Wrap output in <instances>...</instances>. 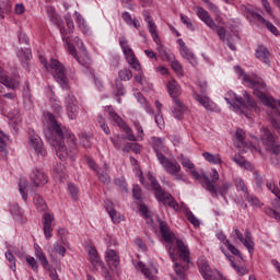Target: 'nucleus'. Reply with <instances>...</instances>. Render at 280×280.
<instances>
[{"label": "nucleus", "mask_w": 280, "mask_h": 280, "mask_svg": "<svg viewBox=\"0 0 280 280\" xmlns=\"http://www.w3.org/2000/svg\"><path fill=\"white\" fill-rule=\"evenodd\" d=\"M174 106L172 108V113L175 117V119H183L185 112L187 110V107L184 105L183 101L179 98H175Z\"/></svg>", "instance_id": "6ab92c4d"}, {"label": "nucleus", "mask_w": 280, "mask_h": 280, "mask_svg": "<svg viewBox=\"0 0 280 280\" xmlns=\"http://www.w3.org/2000/svg\"><path fill=\"white\" fill-rule=\"evenodd\" d=\"M151 143L156 156L159 158V154H162L161 152H163V148H165V143L163 142V139L159 137H152Z\"/></svg>", "instance_id": "c85d7f7f"}, {"label": "nucleus", "mask_w": 280, "mask_h": 280, "mask_svg": "<svg viewBox=\"0 0 280 280\" xmlns=\"http://www.w3.org/2000/svg\"><path fill=\"white\" fill-rule=\"evenodd\" d=\"M194 97L197 102H199V104H201V106H203V108H206V110H215V103H213L211 100H209V97L207 96H200L199 94H194Z\"/></svg>", "instance_id": "5701e85b"}, {"label": "nucleus", "mask_w": 280, "mask_h": 280, "mask_svg": "<svg viewBox=\"0 0 280 280\" xmlns=\"http://www.w3.org/2000/svg\"><path fill=\"white\" fill-rule=\"evenodd\" d=\"M121 129L124 130V132H126L128 141H137V138L132 133V129H130V127H128V125L125 124L121 127Z\"/></svg>", "instance_id": "6e6d98bb"}, {"label": "nucleus", "mask_w": 280, "mask_h": 280, "mask_svg": "<svg viewBox=\"0 0 280 280\" xmlns=\"http://www.w3.org/2000/svg\"><path fill=\"white\" fill-rule=\"evenodd\" d=\"M256 58L265 65H270V50L266 46H259L256 50Z\"/></svg>", "instance_id": "393cba45"}, {"label": "nucleus", "mask_w": 280, "mask_h": 280, "mask_svg": "<svg viewBox=\"0 0 280 280\" xmlns=\"http://www.w3.org/2000/svg\"><path fill=\"white\" fill-rule=\"evenodd\" d=\"M30 142L32 148H34L36 154H38V156H47V150H45V147H43L42 140L32 136L30 138Z\"/></svg>", "instance_id": "412c9836"}, {"label": "nucleus", "mask_w": 280, "mask_h": 280, "mask_svg": "<svg viewBox=\"0 0 280 280\" xmlns=\"http://www.w3.org/2000/svg\"><path fill=\"white\" fill-rule=\"evenodd\" d=\"M232 268L235 270V272L241 275V277H244V275H248V269L246 267L235 264V261H232Z\"/></svg>", "instance_id": "09e8293b"}, {"label": "nucleus", "mask_w": 280, "mask_h": 280, "mask_svg": "<svg viewBox=\"0 0 280 280\" xmlns=\"http://www.w3.org/2000/svg\"><path fill=\"white\" fill-rule=\"evenodd\" d=\"M0 83L7 86V89H11L12 91H18L21 86V80L19 75L14 78H10L8 75H3V69L0 68Z\"/></svg>", "instance_id": "9b49d317"}, {"label": "nucleus", "mask_w": 280, "mask_h": 280, "mask_svg": "<svg viewBox=\"0 0 280 280\" xmlns=\"http://www.w3.org/2000/svg\"><path fill=\"white\" fill-rule=\"evenodd\" d=\"M246 200L250 203L252 207H261V201H259L257 197L248 195V192L246 195Z\"/></svg>", "instance_id": "864d4df0"}, {"label": "nucleus", "mask_w": 280, "mask_h": 280, "mask_svg": "<svg viewBox=\"0 0 280 280\" xmlns=\"http://www.w3.org/2000/svg\"><path fill=\"white\" fill-rule=\"evenodd\" d=\"M182 23L188 27V30H194V24H191V20L185 15H180Z\"/></svg>", "instance_id": "e2e57ef3"}, {"label": "nucleus", "mask_w": 280, "mask_h": 280, "mask_svg": "<svg viewBox=\"0 0 280 280\" xmlns=\"http://www.w3.org/2000/svg\"><path fill=\"white\" fill-rule=\"evenodd\" d=\"M74 43L77 44V47H79L81 54L85 57L89 58V52L86 51V47H84V42L80 39V37L74 38Z\"/></svg>", "instance_id": "49530a36"}, {"label": "nucleus", "mask_w": 280, "mask_h": 280, "mask_svg": "<svg viewBox=\"0 0 280 280\" xmlns=\"http://www.w3.org/2000/svg\"><path fill=\"white\" fill-rule=\"evenodd\" d=\"M229 96H225L224 100L230 106H233L235 110H240L242 115H245V117L250 118V108H248V105L244 102V98L241 96H237L235 92L229 91Z\"/></svg>", "instance_id": "39448f33"}, {"label": "nucleus", "mask_w": 280, "mask_h": 280, "mask_svg": "<svg viewBox=\"0 0 280 280\" xmlns=\"http://www.w3.org/2000/svg\"><path fill=\"white\" fill-rule=\"evenodd\" d=\"M140 270H141L142 275H144V277H147V279L156 280V277L154 276V273H152V271H150V269L148 267H145V265H140Z\"/></svg>", "instance_id": "de8ad7c7"}, {"label": "nucleus", "mask_w": 280, "mask_h": 280, "mask_svg": "<svg viewBox=\"0 0 280 280\" xmlns=\"http://www.w3.org/2000/svg\"><path fill=\"white\" fill-rule=\"evenodd\" d=\"M213 32H217L220 40H222V43H226V28L224 26H218V24H215V28H211Z\"/></svg>", "instance_id": "ea45409f"}, {"label": "nucleus", "mask_w": 280, "mask_h": 280, "mask_svg": "<svg viewBox=\"0 0 280 280\" xmlns=\"http://www.w3.org/2000/svg\"><path fill=\"white\" fill-rule=\"evenodd\" d=\"M177 248L179 250V257L183 259L184 264H189V248L185 245L182 240L176 241Z\"/></svg>", "instance_id": "b1692460"}, {"label": "nucleus", "mask_w": 280, "mask_h": 280, "mask_svg": "<svg viewBox=\"0 0 280 280\" xmlns=\"http://www.w3.org/2000/svg\"><path fill=\"white\" fill-rule=\"evenodd\" d=\"M243 97H244L247 106H249V108H253V110H255V113H257V110H259V107H257V104L255 103V101H253V98H250V94H248V92L244 91Z\"/></svg>", "instance_id": "a19ab883"}, {"label": "nucleus", "mask_w": 280, "mask_h": 280, "mask_svg": "<svg viewBox=\"0 0 280 280\" xmlns=\"http://www.w3.org/2000/svg\"><path fill=\"white\" fill-rule=\"evenodd\" d=\"M122 152H135V154H140L141 153V147H139L138 143L128 142L122 148Z\"/></svg>", "instance_id": "e433bc0d"}, {"label": "nucleus", "mask_w": 280, "mask_h": 280, "mask_svg": "<svg viewBox=\"0 0 280 280\" xmlns=\"http://www.w3.org/2000/svg\"><path fill=\"white\" fill-rule=\"evenodd\" d=\"M25 189H27V180L21 179L19 183V190L23 200H27V194L25 192Z\"/></svg>", "instance_id": "a18cd8bd"}, {"label": "nucleus", "mask_w": 280, "mask_h": 280, "mask_svg": "<svg viewBox=\"0 0 280 280\" xmlns=\"http://www.w3.org/2000/svg\"><path fill=\"white\" fill-rule=\"evenodd\" d=\"M116 93L115 95L117 97L121 96V95H126V89L124 88V83H121V81H119V79L116 80Z\"/></svg>", "instance_id": "8fccbe9b"}, {"label": "nucleus", "mask_w": 280, "mask_h": 280, "mask_svg": "<svg viewBox=\"0 0 280 280\" xmlns=\"http://www.w3.org/2000/svg\"><path fill=\"white\" fill-rule=\"evenodd\" d=\"M68 191H69L71 198H73V200H78L79 190H78V187H75V185L69 184Z\"/></svg>", "instance_id": "13d9d810"}, {"label": "nucleus", "mask_w": 280, "mask_h": 280, "mask_svg": "<svg viewBox=\"0 0 280 280\" xmlns=\"http://www.w3.org/2000/svg\"><path fill=\"white\" fill-rule=\"evenodd\" d=\"M52 247L55 253H58V255L65 257V253H67V248L65 247V245H60V243H54Z\"/></svg>", "instance_id": "4d7b16f0"}, {"label": "nucleus", "mask_w": 280, "mask_h": 280, "mask_svg": "<svg viewBox=\"0 0 280 280\" xmlns=\"http://www.w3.org/2000/svg\"><path fill=\"white\" fill-rule=\"evenodd\" d=\"M179 163L183 165V167H185L186 170H194V167H196L194 165V163H191V161L189 160V158L185 156V155H180L179 158Z\"/></svg>", "instance_id": "c03bdc74"}, {"label": "nucleus", "mask_w": 280, "mask_h": 280, "mask_svg": "<svg viewBox=\"0 0 280 280\" xmlns=\"http://www.w3.org/2000/svg\"><path fill=\"white\" fill-rule=\"evenodd\" d=\"M60 34H61L63 44L66 45V47L69 51V55L73 56V58H75V60H78V62H80V57H78V54L75 52V47L73 45H71V43L69 42V38H71V32H67V28L60 27Z\"/></svg>", "instance_id": "4468645a"}, {"label": "nucleus", "mask_w": 280, "mask_h": 280, "mask_svg": "<svg viewBox=\"0 0 280 280\" xmlns=\"http://www.w3.org/2000/svg\"><path fill=\"white\" fill-rule=\"evenodd\" d=\"M147 23L149 25V32H150L154 43H156V45H159L161 43V39L159 38V33H156V24L152 20Z\"/></svg>", "instance_id": "c9c22d12"}, {"label": "nucleus", "mask_w": 280, "mask_h": 280, "mask_svg": "<svg viewBox=\"0 0 280 280\" xmlns=\"http://www.w3.org/2000/svg\"><path fill=\"white\" fill-rule=\"evenodd\" d=\"M238 42H240V36L235 34V32H230L226 34L225 43L228 44V47H230L232 51H236L237 47H235V43H238Z\"/></svg>", "instance_id": "bb28decb"}, {"label": "nucleus", "mask_w": 280, "mask_h": 280, "mask_svg": "<svg viewBox=\"0 0 280 280\" xmlns=\"http://www.w3.org/2000/svg\"><path fill=\"white\" fill-rule=\"evenodd\" d=\"M149 180L158 202H163L167 207H171V209H174V211H178L180 209V206H178V202L176 199H174V196L163 189L161 184H159V180H156V177L150 175Z\"/></svg>", "instance_id": "7ed1b4c3"}, {"label": "nucleus", "mask_w": 280, "mask_h": 280, "mask_svg": "<svg viewBox=\"0 0 280 280\" xmlns=\"http://www.w3.org/2000/svg\"><path fill=\"white\" fill-rule=\"evenodd\" d=\"M203 185L206 186L207 191H210L212 196H218V194H220L224 200H226V195L229 194L231 187H233V184L225 182L217 188L215 185L211 183L209 176H203Z\"/></svg>", "instance_id": "0eeeda50"}, {"label": "nucleus", "mask_w": 280, "mask_h": 280, "mask_svg": "<svg viewBox=\"0 0 280 280\" xmlns=\"http://www.w3.org/2000/svg\"><path fill=\"white\" fill-rule=\"evenodd\" d=\"M47 175L40 168H34L31 173V183L34 187H43V185H47Z\"/></svg>", "instance_id": "ddd939ff"}, {"label": "nucleus", "mask_w": 280, "mask_h": 280, "mask_svg": "<svg viewBox=\"0 0 280 280\" xmlns=\"http://www.w3.org/2000/svg\"><path fill=\"white\" fill-rule=\"evenodd\" d=\"M98 174V180L103 183L104 185H108L110 183V176L108 175V164H104V170L101 172H97Z\"/></svg>", "instance_id": "72a5a7b5"}, {"label": "nucleus", "mask_w": 280, "mask_h": 280, "mask_svg": "<svg viewBox=\"0 0 280 280\" xmlns=\"http://www.w3.org/2000/svg\"><path fill=\"white\" fill-rule=\"evenodd\" d=\"M65 104L69 119H77L78 115H80V107H78V100H75V96L68 95L65 100Z\"/></svg>", "instance_id": "1a4fd4ad"}, {"label": "nucleus", "mask_w": 280, "mask_h": 280, "mask_svg": "<svg viewBox=\"0 0 280 280\" xmlns=\"http://www.w3.org/2000/svg\"><path fill=\"white\" fill-rule=\"evenodd\" d=\"M202 156L208 161V163H211L212 165H220L222 163V158H220V154L203 152Z\"/></svg>", "instance_id": "7c9ffc66"}, {"label": "nucleus", "mask_w": 280, "mask_h": 280, "mask_svg": "<svg viewBox=\"0 0 280 280\" xmlns=\"http://www.w3.org/2000/svg\"><path fill=\"white\" fill-rule=\"evenodd\" d=\"M106 261L112 272H119V256L115 249H107Z\"/></svg>", "instance_id": "2eb2a0df"}, {"label": "nucleus", "mask_w": 280, "mask_h": 280, "mask_svg": "<svg viewBox=\"0 0 280 280\" xmlns=\"http://www.w3.org/2000/svg\"><path fill=\"white\" fill-rule=\"evenodd\" d=\"M108 115L109 119H113V121H115V124H117V126H119L120 128L126 126V122L124 121L121 116L117 115V113H115V110H113V108L110 107H108Z\"/></svg>", "instance_id": "f704fd0d"}, {"label": "nucleus", "mask_w": 280, "mask_h": 280, "mask_svg": "<svg viewBox=\"0 0 280 280\" xmlns=\"http://www.w3.org/2000/svg\"><path fill=\"white\" fill-rule=\"evenodd\" d=\"M210 178H211L210 183H212V185H215V183H218L220 180V174L218 173V171L215 168H212Z\"/></svg>", "instance_id": "680f3d73"}, {"label": "nucleus", "mask_w": 280, "mask_h": 280, "mask_svg": "<svg viewBox=\"0 0 280 280\" xmlns=\"http://www.w3.org/2000/svg\"><path fill=\"white\" fill-rule=\"evenodd\" d=\"M160 233L166 242V244L173 245L174 244V233L170 231V226H167V223H165L163 220L159 219L158 220Z\"/></svg>", "instance_id": "dca6fc26"}, {"label": "nucleus", "mask_w": 280, "mask_h": 280, "mask_svg": "<svg viewBox=\"0 0 280 280\" xmlns=\"http://www.w3.org/2000/svg\"><path fill=\"white\" fill-rule=\"evenodd\" d=\"M55 172L57 173L58 176H60L61 178H65L66 173H67V168L65 167V164L58 163L55 166Z\"/></svg>", "instance_id": "5fc2aeb1"}, {"label": "nucleus", "mask_w": 280, "mask_h": 280, "mask_svg": "<svg viewBox=\"0 0 280 280\" xmlns=\"http://www.w3.org/2000/svg\"><path fill=\"white\" fill-rule=\"evenodd\" d=\"M158 161L164 167L167 174L171 176H176V174H180V164L176 160H170L163 153H158Z\"/></svg>", "instance_id": "6e6552de"}, {"label": "nucleus", "mask_w": 280, "mask_h": 280, "mask_svg": "<svg viewBox=\"0 0 280 280\" xmlns=\"http://www.w3.org/2000/svg\"><path fill=\"white\" fill-rule=\"evenodd\" d=\"M225 246L228 250L232 253V255H235L236 257H240V259H243L242 252H240V249H237L233 244H231V242H226Z\"/></svg>", "instance_id": "603ef678"}, {"label": "nucleus", "mask_w": 280, "mask_h": 280, "mask_svg": "<svg viewBox=\"0 0 280 280\" xmlns=\"http://www.w3.org/2000/svg\"><path fill=\"white\" fill-rule=\"evenodd\" d=\"M234 185L237 189V191H243L245 196H248V187H246V183H244V179L236 177L234 179Z\"/></svg>", "instance_id": "4c0bfd02"}, {"label": "nucleus", "mask_w": 280, "mask_h": 280, "mask_svg": "<svg viewBox=\"0 0 280 280\" xmlns=\"http://www.w3.org/2000/svg\"><path fill=\"white\" fill-rule=\"evenodd\" d=\"M65 19H66V25H67L68 30H70V32L73 31V28L75 27V25L73 24V20L71 19V15H70V14H67V15L65 16Z\"/></svg>", "instance_id": "338daca9"}, {"label": "nucleus", "mask_w": 280, "mask_h": 280, "mask_svg": "<svg viewBox=\"0 0 280 280\" xmlns=\"http://www.w3.org/2000/svg\"><path fill=\"white\" fill-rule=\"evenodd\" d=\"M106 209L113 222L115 224H119V222H121V215H119V212H117V210L113 209V202L106 201Z\"/></svg>", "instance_id": "cd10ccee"}, {"label": "nucleus", "mask_w": 280, "mask_h": 280, "mask_svg": "<svg viewBox=\"0 0 280 280\" xmlns=\"http://www.w3.org/2000/svg\"><path fill=\"white\" fill-rule=\"evenodd\" d=\"M197 15L210 30H215V21H213V18H211L207 10L203 8H198Z\"/></svg>", "instance_id": "a211bd4d"}, {"label": "nucleus", "mask_w": 280, "mask_h": 280, "mask_svg": "<svg viewBox=\"0 0 280 280\" xmlns=\"http://www.w3.org/2000/svg\"><path fill=\"white\" fill-rule=\"evenodd\" d=\"M33 202L37 211H47V202L40 197V195H34Z\"/></svg>", "instance_id": "2f4dec72"}, {"label": "nucleus", "mask_w": 280, "mask_h": 280, "mask_svg": "<svg viewBox=\"0 0 280 280\" xmlns=\"http://www.w3.org/2000/svg\"><path fill=\"white\" fill-rule=\"evenodd\" d=\"M42 65H44L45 69L47 71H51L54 79L63 90L69 89V79L67 78V69H65V66L58 61V59H50L49 65L47 63V60L45 58H40Z\"/></svg>", "instance_id": "f03ea898"}, {"label": "nucleus", "mask_w": 280, "mask_h": 280, "mask_svg": "<svg viewBox=\"0 0 280 280\" xmlns=\"http://www.w3.org/2000/svg\"><path fill=\"white\" fill-rule=\"evenodd\" d=\"M260 140L267 150H270L276 156H280L279 140H277V136H275L268 128L262 127L260 129Z\"/></svg>", "instance_id": "20e7f679"}, {"label": "nucleus", "mask_w": 280, "mask_h": 280, "mask_svg": "<svg viewBox=\"0 0 280 280\" xmlns=\"http://www.w3.org/2000/svg\"><path fill=\"white\" fill-rule=\"evenodd\" d=\"M89 256L94 270H97V268L104 269V262L100 259V255H97L96 248H90Z\"/></svg>", "instance_id": "4be33fe9"}, {"label": "nucleus", "mask_w": 280, "mask_h": 280, "mask_svg": "<svg viewBox=\"0 0 280 280\" xmlns=\"http://www.w3.org/2000/svg\"><path fill=\"white\" fill-rule=\"evenodd\" d=\"M110 141L116 150H121V145H124L121 137L116 136L115 138H110Z\"/></svg>", "instance_id": "052dcab7"}, {"label": "nucleus", "mask_w": 280, "mask_h": 280, "mask_svg": "<svg viewBox=\"0 0 280 280\" xmlns=\"http://www.w3.org/2000/svg\"><path fill=\"white\" fill-rule=\"evenodd\" d=\"M98 119H100L98 124H100L102 130L105 132V135H110V129L106 126V124L102 119V116H98Z\"/></svg>", "instance_id": "774afa93"}, {"label": "nucleus", "mask_w": 280, "mask_h": 280, "mask_svg": "<svg viewBox=\"0 0 280 280\" xmlns=\"http://www.w3.org/2000/svg\"><path fill=\"white\" fill-rule=\"evenodd\" d=\"M120 80L124 82H128V80H132V71L130 69H122L118 72Z\"/></svg>", "instance_id": "37998d69"}, {"label": "nucleus", "mask_w": 280, "mask_h": 280, "mask_svg": "<svg viewBox=\"0 0 280 280\" xmlns=\"http://www.w3.org/2000/svg\"><path fill=\"white\" fill-rule=\"evenodd\" d=\"M167 90L173 102H176V100H178V95H180V85H178L176 81L172 80L167 83Z\"/></svg>", "instance_id": "a878e982"}, {"label": "nucleus", "mask_w": 280, "mask_h": 280, "mask_svg": "<svg viewBox=\"0 0 280 280\" xmlns=\"http://www.w3.org/2000/svg\"><path fill=\"white\" fill-rule=\"evenodd\" d=\"M174 248H172V246H170L168 248V255L172 259V261H174V270L177 275L178 278H175V280H187V275L185 272H187V268H189L188 265L183 266L178 262H176V254L174 253Z\"/></svg>", "instance_id": "9d476101"}, {"label": "nucleus", "mask_w": 280, "mask_h": 280, "mask_svg": "<svg viewBox=\"0 0 280 280\" xmlns=\"http://www.w3.org/2000/svg\"><path fill=\"white\" fill-rule=\"evenodd\" d=\"M247 14L248 16H250V19H254L255 21H258V23H262V25H266L267 30H269V32H271L273 36H279V28H277V26H275L272 23L266 21V19H264L261 14L255 11H248Z\"/></svg>", "instance_id": "f8f14e48"}, {"label": "nucleus", "mask_w": 280, "mask_h": 280, "mask_svg": "<svg viewBox=\"0 0 280 280\" xmlns=\"http://www.w3.org/2000/svg\"><path fill=\"white\" fill-rule=\"evenodd\" d=\"M255 183L257 185L258 189H261L264 187V177L259 175L258 172L254 173Z\"/></svg>", "instance_id": "bf43d9fd"}, {"label": "nucleus", "mask_w": 280, "mask_h": 280, "mask_svg": "<svg viewBox=\"0 0 280 280\" xmlns=\"http://www.w3.org/2000/svg\"><path fill=\"white\" fill-rule=\"evenodd\" d=\"M233 161H234V163L240 165V167H245V168L250 167V163L248 161H246V159L244 156L235 155L233 158Z\"/></svg>", "instance_id": "79ce46f5"}, {"label": "nucleus", "mask_w": 280, "mask_h": 280, "mask_svg": "<svg viewBox=\"0 0 280 280\" xmlns=\"http://www.w3.org/2000/svg\"><path fill=\"white\" fill-rule=\"evenodd\" d=\"M54 215H51L50 213H46L43 217V229L46 240H51V233L54 231Z\"/></svg>", "instance_id": "f3484780"}, {"label": "nucleus", "mask_w": 280, "mask_h": 280, "mask_svg": "<svg viewBox=\"0 0 280 280\" xmlns=\"http://www.w3.org/2000/svg\"><path fill=\"white\" fill-rule=\"evenodd\" d=\"M198 266L205 280H218L215 273L211 269V266H209L207 262H199Z\"/></svg>", "instance_id": "aec40b11"}, {"label": "nucleus", "mask_w": 280, "mask_h": 280, "mask_svg": "<svg viewBox=\"0 0 280 280\" xmlns=\"http://www.w3.org/2000/svg\"><path fill=\"white\" fill-rule=\"evenodd\" d=\"M26 261L33 270H38V262L36 261V259L34 257L26 258Z\"/></svg>", "instance_id": "0e129e2a"}, {"label": "nucleus", "mask_w": 280, "mask_h": 280, "mask_svg": "<svg viewBox=\"0 0 280 280\" xmlns=\"http://www.w3.org/2000/svg\"><path fill=\"white\" fill-rule=\"evenodd\" d=\"M186 217H187V220H188L195 228L200 226V220H198V218H196V215H194V212H192V211L186 212Z\"/></svg>", "instance_id": "3c124183"}, {"label": "nucleus", "mask_w": 280, "mask_h": 280, "mask_svg": "<svg viewBox=\"0 0 280 280\" xmlns=\"http://www.w3.org/2000/svg\"><path fill=\"white\" fill-rule=\"evenodd\" d=\"M19 59L21 60V62H23L24 65L27 62H30V60H32V50L30 48H22L21 51L18 54Z\"/></svg>", "instance_id": "473e14b6"}, {"label": "nucleus", "mask_w": 280, "mask_h": 280, "mask_svg": "<svg viewBox=\"0 0 280 280\" xmlns=\"http://www.w3.org/2000/svg\"><path fill=\"white\" fill-rule=\"evenodd\" d=\"M236 139L240 143H244V139H246V132L242 129L236 130Z\"/></svg>", "instance_id": "69168bd1"}, {"label": "nucleus", "mask_w": 280, "mask_h": 280, "mask_svg": "<svg viewBox=\"0 0 280 280\" xmlns=\"http://www.w3.org/2000/svg\"><path fill=\"white\" fill-rule=\"evenodd\" d=\"M180 55L183 56V58H186V60H188V62H190V65H192L194 67L198 65V59H196V55H194V52L190 51L188 47L182 48Z\"/></svg>", "instance_id": "c756f323"}, {"label": "nucleus", "mask_w": 280, "mask_h": 280, "mask_svg": "<svg viewBox=\"0 0 280 280\" xmlns=\"http://www.w3.org/2000/svg\"><path fill=\"white\" fill-rule=\"evenodd\" d=\"M132 196H133V199L137 201V203L141 205V202L143 200V192H142L141 187L139 185H133Z\"/></svg>", "instance_id": "58836bf2"}, {"label": "nucleus", "mask_w": 280, "mask_h": 280, "mask_svg": "<svg viewBox=\"0 0 280 280\" xmlns=\"http://www.w3.org/2000/svg\"><path fill=\"white\" fill-rule=\"evenodd\" d=\"M46 119L48 125L44 130L47 141L57 148V156L60 161H65L67 158L73 159L78 144H75V136H73L69 129L62 124L56 120V116L51 113H46Z\"/></svg>", "instance_id": "f257e3e1"}, {"label": "nucleus", "mask_w": 280, "mask_h": 280, "mask_svg": "<svg viewBox=\"0 0 280 280\" xmlns=\"http://www.w3.org/2000/svg\"><path fill=\"white\" fill-rule=\"evenodd\" d=\"M119 45L124 51L128 65H130V67H132V69H135L136 71H141V65L137 60L135 51H132V48H130V46L128 45V40L124 36L119 37Z\"/></svg>", "instance_id": "423d86ee"}]
</instances>
